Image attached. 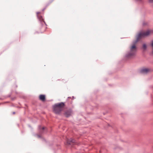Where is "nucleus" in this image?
Listing matches in <instances>:
<instances>
[{
    "label": "nucleus",
    "mask_w": 153,
    "mask_h": 153,
    "mask_svg": "<svg viewBox=\"0 0 153 153\" xmlns=\"http://www.w3.org/2000/svg\"><path fill=\"white\" fill-rule=\"evenodd\" d=\"M55 107H58L61 109H62L65 105V103L63 102L56 103L53 105Z\"/></svg>",
    "instance_id": "423d86ee"
},
{
    "label": "nucleus",
    "mask_w": 153,
    "mask_h": 153,
    "mask_svg": "<svg viewBox=\"0 0 153 153\" xmlns=\"http://www.w3.org/2000/svg\"><path fill=\"white\" fill-rule=\"evenodd\" d=\"M16 87H17V86L16 85Z\"/></svg>",
    "instance_id": "4be33fe9"
},
{
    "label": "nucleus",
    "mask_w": 153,
    "mask_h": 153,
    "mask_svg": "<svg viewBox=\"0 0 153 153\" xmlns=\"http://www.w3.org/2000/svg\"><path fill=\"white\" fill-rule=\"evenodd\" d=\"M1 99V98H0V99Z\"/></svg>",
    "instance_id": "b1692460"
},
{
    "label": "nucleus",
    "mask_w": 153,
    "mask_h": 153,
    "mask_svg": "<svg viewBox=\"0 0 153 153\" xmlns=\"http://www.w3.org/2000/svg\"><path fill=\"white\" fill-rule=\"evenodd\" d=\"M143 25L144 26H148L149 25V22H143Z\"/></svg>",
    "instance_id": "f8f14e48"
},
{
    "label": "nucleus",
    "mask_w": 153,
    "mask_h": 153,
    "mask_svg": "<svg viewBox=\"0 0 153 153\" xmlns=\"http://www.w3.org/2000/svg\"><path fill=\"white\" fill-rule=\"evenodd\" d=\"M72 112V109L71 108H70L65 111L64 114L66 117H68L71 115Z\"/></svg>",
    "instance_id": "0eeeda50"
},
{
    "label": "nucleus",
    "mask_w": 153,
    "mask_h": 153,
    "mask_svg": "<svg viewBox=\"0 0 153 153\" xmlns=\"http://www.w3.org/2000/svg\"><path fill=\"white\" fill-rule=\"evenodd\" d=\"M15 114V112H13V114Z\"/></svg>",
    "instance_id": "6ab92c4d"
},
{
    "label": "nucleus",
    "mask_w": 153,
    "mask_h": 153,
    "mask_svg": "<svg viewBox=\"0 0 153 153\" xmlns=\"http://www.w3.org/2000/svg\"><path fill=\"white\" fill-rule=\"evenodd\" d=\"M149 70L147 68H144L140 69L139 70V73L141 74H146L149 71Z\"/></svg>",
    "instance_id": "6e6552de"
},
{
    "label": "nucleus",
    "mask_w": 153,
    "mask_h": 153,
    "mask_svg": "<svg viewBox=\"0 0 153 153\" xmlns=\"http://www.w3.org/2000/svg\"><path fill=\"white\" fill-rule=\"evenodd\" d=\"M38 33V32H36V33Z\"/></svg>",
    "instance_id": "5701e85b"
},
{
    "label": "nucleus",
    "mask_w": 153,
    "mask_h": 153,
    "mask_svg": "<svg viewBox=\"0 0 153 153\" xmlns=\"http://www.w3.org/2000/svg\"><path fill=\"white\" fill-rule=\"evenodd\" d=\"M40 13V12H37L36 13L40 25H41L42 28H44V30H45L47 28L46 26L47 25L44 19H43L42 16H39L38 14Z\"/></svg>",
    "instance_id": "7ed1b4c3"
},
{
    "label": "nucleus",
    "mask_w": 153,
    "mask_h": 153,
    "mask_svg": "<svg viewBox=\"0 0 153 153\" xmlns=\"http://www.w3.org/2000/svg\"><path fill=\"white\" fill-rule=\"evenodd\" d=\"M15 99V98H12L11 99H12V100H14V99Z\"/></svg>",
    "instance_id": "dca6fc26"
},
{
    "label": "nucleus",
    "mask_w": 153,
    "mask_h": 153,
    "mask_svg": "<svg viewBox=\"0 0 153 153\" xmlns=\"http://www.w3.org/2000/svg\"><path fill=\"white\" fill-rule=\"evenodd\" d=\"M149 3L152 4V6L153 7V0H149Z\"/></svg>",
    "instance_id": "4468645a"
},
{
    "label": "nucleus",
    "mask_w": 153,
    "mask_h": 153,
    "mask_svg": "<svg viewBox=\"0 0 153 153\" xmlns=\"http://www.w3.org/2000/svg\"><path fill=\"white\" fill-rule=\"evenodd\" d=\"M136 52V46L133 44L130 48V51L127 52L125 54L124 58L126 59H130L132 58L135 55Z\"/></svg>",
    "instance_id": "f03ea898"
},
{
    "label": "nucleus",
    "mask_w": 153,
    "mask_h": 153,
    "mask_svg": "<svg viewBox=\"0 0 153 153\" xmlns=\"http://www.w3.org/2000/svg\"><path fill=\"white\" fill-rule=\"evenodd\" d=\"M76 143L75 140L74 139L71 138L67 140L66 145L68 146H72L75 144Z\"/></svg>",
    "instance_id": "39448f33"
},
{
    "label": "nucleus",
    "mask_w": 153,
    "mask_h": 153,
    "mask_svg": "<svg viewBox=\"0 0 153 153\" xmlns=\"http://www.w3.org/2000/svg\"><path fill=\"white\" fill-rule=\"evenodd\" d=\"M136 1L138 2L140 4H143L144 2L143 0H135Z\"/></svg>",
    "instance_id": "ddd939ff"
},
{
    "label": "nucleus",
    "mask_w": 153,
    "mask_h": 153,
    "mask_svg": "<svg viewBox=\"0 0 153 153\" xmlns=\"http://www.w3.org/2000/svg\"><path fill=\"white\" fill-rule=\"evenodd\" d=\"M39 99L42 101H45V96L44 94H41L39 96Z\"/></svg>",
    "instance_id": "1a4fd4ad"
},
{
    "label": "nucleus",
    "mask_w": 153,
    "mask_h": 153,
    "mask_svg": "<svg viewBox=\"0 0 153 153\" xmlns=\"http://www.w3.org/2000/svg\"><path fill=\"white\" fill-rule=\"evenodd\" d=\"M142 48L144 51L146 50L147 49V46L146 44L144 43L143 44Z\"/></svg>",
    "instance_id": "9b49d317"
},
{
    "label": "nucleus",
    "mask_w": 153,
    "mask_h": 153,
    "mask_svg": "<svg viewBox=\"0 0 153 153\" xmlns=\"http://www.w3.org/2000/svg\"><path fill=\"white\" fill-rule=\"evenodd\" d=\"M53 108L54 112L55 114H60L62 110V109H61L58 107H56L54 105L53 106Z\"/></svg>",
    "instance_id": "20e7f679"
},
{
    "label": "nucleus",
    "mask_w": 153,
    "mask_h": 153,
    "mask_svg": "<svg viewBox=\"0 0 153 153\" xmlns=\"http://www.w3.org/2000/svg\"><path fill=\"white\" fill-rule=\"evenodd\" d=\"M41 126H40V125H39V128L40 129H41Z\"/></svg>",
    "instance_id": "2eb2a0df"
},
{
    "label": "nucleus",
    "mask_w": 153,
    "mask_h": 153,
    "mask_svg": "<svg viewBox=\"0 0 153 153\" xmlns=\"http://www.w3.org/2000/svg\"><path fill=\"white\" fill-rule=\"evenodd\" d=\"M1 103H0V105H1Z\"/></svg>",
    "instance_id": "393cba45"
},
{
    "label": "nucleus",
    "mask_w": 153,
    "mask_h": 153,
    "mask_svg": "<svg viewBox=\"0 0 153 153\" xmlns=\"http://www.w3.org/2000/svg\"><path fill=\"white\" fill-rule=\"evenodd\" d=\"M44 129H45V127H43L42 128V130H44Z\"/></svg>",
    "instance_id": "a211bd4d"
},
{
    "label": "nucleus",
    "mask_w": 153,
    "mask_h": 153,
    "mask_svg": "<svg viewBox=\"0 0 153 153\" xmlns=\"http://www.w3.org/2000/svg\"><path fill=\"white\" fill-rule=\"evenodd\" d=\"M150 33V31L149 30H148L145 32H140L139 33L137 34L135 36L136 39L133 41L132 44L135 45L136 43L141 39L142 38L149 36Z\"/></svg>",
    "instance_id": "f257e3e1"
},
{
    "label": "nucleus",
    "mask_w": 153,
    "mask_h": 153,
    "mask_svg": "<svg viewBox=\"0 0 153 153\" xmlns=\"http://www.w3.org/2000/svg\"><path fill=\"white\" fill-rule=\"evenodd\" d=\"M35 136L37 137L38 138H42V140H44L45 142H47L46 140L45 139L43 138L40 135L38 134H35Z\"/></svg>",
    "instance_id": "9d476101"
},
{
    "label": "nucleus",
    "mask_w": 153,
    "mask_h": 153,
    "mask_svg": "<svg viewBox=\"0 0 153 153\" xmlns=\"http://www.w3.org/2000/svg\"><path fill=\"white\" fill-rule=\"evenodd\" d=\"M72 98H73V99H75V97H74V96H72Z\"/></svg>",
    "instance_id": "aec40b11"
},
{
    "label": "nucleus",
    "mask_w": 153,
    "mask_h": 153,
    "mask_svg": "<svg viewBox=\"0 0 153 153\" xmlns=\"http://www.w3.org/2000/svg\"><path fill=\"white\" fill-rule=\"evenodd\" d=\"M28 126L30 127V128H31V126L30 125H28Z\"/></svg>",
    "instance_id": "f3484780"
},
{
    "label": "nucleus",
    "mask_w": 153,
    "mask_h": 153,
    "mask_svg": "<svg viewBox=\"0 0 153 153\" xmlns=\"http://www.w3.org/2000/svg\"><path fill=\"white\" fill-rule=\"evenodd\" d=\"M71 98V97H68V98Z\"/></svg>",
    "instance_id": "412c9836"
}]
</instances>
